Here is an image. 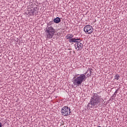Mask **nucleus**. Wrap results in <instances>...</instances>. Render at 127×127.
<instances>
[{
  "label": "nucleus",
  "instance_id": "obj_1",
  "mask_svg": "<svg viewBox=\"0 0 127 127\" xmlns=\"http://www.w3.org/2000/svg\"><path fill=\"white\" fill-rule=\"evenodd\" d=\"M98 94L99 93L93 94V96L90 100V103L87 105L89 109H97L102 104H104V99L101 98Z\"/></svg>",
  "mask_w": 127,
  "mask_h": 127
},
{
  "label": "nucleus",
  "instance_id": "obj_2",
  "mask_svg": "<svg viewBox=\"0 0 127 127\" xmlns=\"http://www.w3.org/2000/svg\"><path fill=\"white\" fill-rule=\"evenodd\" d=\"M86 74H87V72L85 74H80L79 76L77 77L75 79L72 80L73 84L74 86H80V85H82V83L86 81L87 77H86Z\"/></svg>",
  "mask_w": 127,
  "mask_h": 127
},
{
  "label": "nucleus",
  "instance_id": "obj_3",
  "mask_svg": "<svg viewBox=\"0 0 127 127\" xmlns=\"http://www.w3.org/2000/svg\"><path fill=\"white\" fill-rule=\"evenodd\" d=\"M45 33L47 39H51L54 36L55 29L52 26H47L46 28Z\"/></svg>",
  "mask_w": 127,
  "mask_h": 127
},
{
  "label": "nucleus",
  "instance_id": "obj_4",
  "mask_svg": "<svg viewBox=\"0 0 127 127\" xmlns=\"http://www.w3.org/2000/svg\"><path fill=\"white\" fill-rule=\"evenodd\" d=\"M61 113L63 116L67 117L69 116L70 114H71V109H70V108L67 106H64L62 109Z\"/></svg>",
  "mask_w": 127,
  "mask_h": 127
},
{
  "label": "nucleus",
  "instance_id": "obj_5",
  "mask_svg": "<svg viewBox=\"0 0 127 127\" xmlns=\"http://www.w3.org/2000/svg\"><path fill=\"white\" fill-rule=\"evenodd\" d=\"M84 31L86 32L87 34H92L94 32V29H93V27L91 25H86L84 27Z\"/></svg>",
  "mask_w": 127,
  "mask_h": 127
},
{
  "label": "nucleus",
  "instance_id": "obj_6",
  "mask_svg": "<svg viewBox=\"0 0 127 127\" xmlns=\"http://www.w3.org/2000/svg\"><path fill=\"white\" fill-rule=\"evenodd\" d=\"M75 49L77 51H81L84 47V45H83V43L75 44Z\"/></svg>",
  "mask_w": 127,
  "mask_h": 127
},
{
  "label": "nucleus",
  "instance_id": "obj_7",
  "mask_svg": "<svg viewBox=\"0 0 127 127\" xmlns=\"http://www.w3.org/2000/svg\"><path fill=\"white\" fill-rule=\"evenodd\" d=\"M54 22L55 23H59L61 22V19H60V18L57 17L54 19Z\"/></svg>",
  "mask_w": 127,
  "mask_h": 127
},
{
  "label": "nucleus",
  "instance_id": "obj_8",
  "mask_svg": "<svg viewBox=\"0 0 127 127\" xmlns=\"http://www.w3.org/2000/svg\"><path fill=\"white\" fill-rule=\"evenodd\" d=\"M67 39H72V38H73V37H74V35H73L72 34H67Z\"/></svg>",
  "mask_w": 127,
  "mask_h": 127
},
{
  "label": "nucleus",
  "instance_id": "obj_9",
  "mask_svg": "<svg viewBox=\"0 0 127 127\" xmlns=\"http://www.w3.org/2000/svg\"><path fill=\"white\" fill-rule=\"evenodd\" d=\"M69 42L75 43L77 42V38H71L69 40Z\"/></svg>",
  "mask_w": 127,
  "mask_h": 127
},
{
  "label": "nucleus",
  "instance_id": "obj_10",
  "mask_svg": "<svg viewBox=\"0 0 127 127\" xmlns=\"http://www.w3.org/2000/svg\"><path fill=\"white\" fill-rule=\"evenodd\" d=\"M54 21H51L49 23H47V26H51L52 24H54Z\"/></svg>",
  "mask_w": 127,
  "mask_h": 127
},
{
  "label": "nucleus",
  "instance_id": "obj_11",
  "mask_svg": "<svg viewBox=\"0 0 127 127\" xmlns=\"http://www.w3.org/2000/svg\"><path fill=\"white\" fill-rule=\"evenodd\" d=\"M36 8H37L34 7V8L31 9V12L32 13L33 15H34V12L36 11Z\"/></svg>",
  "mask_w": 127,
  "mask_h": 127
},
{
  "label": "nucleus",
  "instance_id": "obj_12",
  "mask_svg": "<svg viewBox=\"0 0 127 127\" xmlns=\"http://www.w3.org/2000/svg\"><path fill=\"white\" fill-rule=\"evenodd\" d=\"M82 40L80 39V38H76V42L75 44L82 43L81 42Z\"/></svg>",
  "mask_w": 127,
  "mask_h": 127
},
{
  "label": "nucleus",
  "instance_id": "obj_13",
  "mask_svg": "<svg viewBox=\"0 0 127 127\" xmlns=\"http://www.w3.org/2000/svg\"><path fill=\"white\" fill-rule=\"evenodd\" d=\"M121 77V76H120V75L119 74H116L115 76H114V79L115 80H119V79H120V78Z\"/></svg>",
  "mask_w": 127,
  "mask_h": 127
},
{
  "label": "nucleus",
  "instance_id": "obj_14",
  "mask_svg": "<svg viewBox=\"0 0 127 127\" xmlns=\"http://www.w3.org/2000/svg\"><path fill=\"white\" fill-rule=\"evenodd\" d=\"M118 92H119V88L117 89V90H116L115 92L114 93L113 97H116L117 96V94H118Z\"/></svg>",
  "mask_w": 127,
  "mask_h": 127
},
{
  "label": "nucleus",
  "instance_id": "obj_15",
  "mask_svg": "<svg viewBox=\"0 0 127 127\" xmlns=\"http://www.w3.org/2000/svg\"><path fill=\"white\" fill-rule=\"evenodd\" d=\"M87 71H89V72H90V73H88L87 74V75H88V76H91V75H92V73H93V72L91 70V69H88V70H87Z\"/></svg>",
  "mask_w": 127,
  "mask_h": 127
},
{
  "label": "nucleus",
  "instance_id": "obj_16",
  "mask_svg": "<svg viewBox=\"0 0 127 127\" xmlns=\"http://www.w3.org/2000/svg\"><path fill=\"white\" fill-rule=\"evenodd\" d=\"M2 127V124H1V123L0 122V127Z\"/></svg>",
  "mask_w": 127,
  "mask_h": 127
}]
</instances>
